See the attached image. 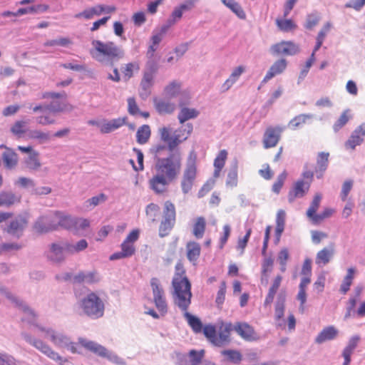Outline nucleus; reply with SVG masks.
<instances>
[{"instance_id":"ea45409f","label":"nucleus","mask_w":365,"mask_h":365,"mask_svg":"<svg viewBox=\"0 0 365 365\" xmlns=\"http://www.w3.org/2000/svg\"><path fill=\"white\" fill-rule=\"evenodd\" d=\"M356 274V269L354 267H349L346 271V274L344 277L343 282L340 285L339 292L346 294L350 289V287L353 283Z\"/></svg>"},{"instance_id":"5fc2aeb1","label":"nucleus","mask_w":365,"mask_h":365,"mask_svg":"<svg viewBox=\"0 0 365 365\" xmlns=\"http://www.w3.org/2000/svg\"><path fill=\"white\" fill-rule=\"evenodd\" d=\"M88 247V242L83 239L77 242L75 245L66 242V249L68 255H73L86 250Z\"/></svg>"},{"instance_id":"f03ea898","label":"nucleus","mask_w":365,"mask_h":365,"mask_svg":"<svg viewBox=\"0 0 365 365\" xmlns=\"http://www.w3.org/2000/svg\"><path fill=\"white\" fill-rule=\"evenodd\" d=\"M173 288V300L175 304L182 310L188 309L191 304V283L186 276L184 264L181 261L176 263L175 274L172 280Z\"/></svg>"},{"instance_id":"c03bdc74","label":"nucleus","mask_w":365,"mask_h":365,"mask_svg":"<svg viewBox=\"0 0 365 365\" xmlns=\"http://www.w3.org/2000/svg\"><path fill=\"white\" fill-rule=\"evenodd\" d=\"M282 280V277L280 275H277L274 278L272 284L269 289V292L264 299V305H269L272 303L274 296L281 284Z\"/></svg>"},{"instance_id":"4be33fe9","label":"nucleus","mask_w":365,"mask_h":365,"mask_svg":"<svg viewBox=\"0 0 365 365\" xmlns=\"http://www.w3.org/2000/svg\"><path fill=\"white\" fill-rule=\"evenodd\" d=\"M234 329V326L230 322H220L217 327L218 346L230 341L231 331Z\"/></svg>"},{"instance_id":"39448f33","label":"nucleus","mask_w":365,"mask_h":365,"mask_svg":"<svg viewBox=\"0 0 365 365\" xmlns=\"http://www.w3.org/2000/svg\"><path fill=\"white\" fill-rule=\"evenodd\" d=\"M197 175V154L194 151H191L180 179V187L184 194H187L192 190Z\"/></svg>"},{"instance_id":"b1692460","label":"nucleus","mask_w":365,"mask_h":365,"mask_svg":"<svg viewBox=\"0 0 365 365\" xmlns=\"http://www.w3.org/2000/svg\"><path fill=\"white\" fill-rule=\"evenodd\" d=\"M126 117L118 118L110 120H104L100 126V131L103 134L110 133L126 123Z\"/></svg>"},{"instance_id":"6ab92c4d","label":"nucleus","mask_w":365,"mask_h":365,"mask_svg":"<svg viewBox=\"0 0 365 365\" xmlns=\"http://www.w3.org/2000/svg\"><path fill=\"white\" fill-rule=\"evenodd\" d=\"M288 62L285 58H279L275 61L266 73L263 82L266 83L276 76L283 73L287 69Z\"/></svg>"},{"instance_id":"7c9ffc66","label":"nucleus","mask_w":365,"mask_h":365,"mask_svg":"<svg viewBox=\"0 0 365 365\" xmlns=\"http://www.w3.org/2000/svg\"><path fill=\"white\" fill-rule=\"evenodd\" d=\"M180 110L178 115V119L180 123H184L185 121L195 118L199 115V111L195 108H187L185 103L180 101L179 103Z\"/></svg>"},{"instance_id":"a19ab883","label":"nucleus","mask_w":365,"mask_h":365,"mask_svg":"<svg viewBox=\"0 0 365 365\" xmlns=\"http://www.w3.org/2000/svg\"><path fill=\"white\" fill-rule=\"evenodd\" d=\"M140 70V64L138 62H130L125 64L120 68L123 79L125 81H129L134 75L135 72Z\"/></svg>"},{"instance_id":"dca6fc26","label":"nucleus","mask_w":365,"mask_h":365,"mask_svg":"<svg viewBox=\"0 0 365 365\" xmlns=\"http://www.w3.org/2000/svg\"><path fill=\"white\" fill-rule=\"evenodd\" d=\"M283 131V128L279 126L267 127L265 130L263 136V146L264 148H270L275 147L281 137V133Z\"/></svg>"},{"instance_id":"bb28decb","label":"nucleus","mask_w":365,"mask_h":365,"mask_svg":"<svg viewBox=\"0 0 365 365\" xmlns=\"http://www.w3.org/2000/svg\"><path fill=\"white\" fill-rule=\"evenodd\" d=\"M334 255V244L330 243L329 247H324L319 251L316 255L315 262L317 264L325 265L328 264Z\"/></svg>"},{"instance_id":"3c124183","label":"nucleus","mask_w":365,"mask_h":365,"mask_svg":"<svg viewBox=\"0 0 365 365\" xmlns=\"http://www.w3.org/2000/svg\"><path fill=\"white\" fill-rule=\"evenodd\" d=\"M322 200V196L320 194H316L313 198V200L309 207V209L307 211V217L314 222L315 219V216H317L318 214H317V211L318 210L320 202Z\"/></svg>"},{"instance_id":"f3484780","label":"nucleus","mask_w":365,"mask_h":365,"mask_svg":"<svg viewBox=\"0 0 365 365\" xmlns=\"http://www.w3.org/2000/svg\"><path fill=\"white\" fill-rule=\"evenodd\" d=\"M24 339L37 349L41 351L43 354L48 356L49 358L58 361L61 359V356L53 351L48 345L45 344L43 341L39 339H34L31 336L27 334H24Z\"/></svg>"},{"instance_id":"aec40b11","label":"nucleus","mask_w":365,"mask_h":365,"mask_svg":"<svg viewBox=\"0 0 365 365\" xmlns=\"http://www.w3.org/2000/svg\"><path fill=\"white\" fill-rule=\"evenodd\" d=\"M68 254L66 249V242L62 244L52 243L50 245L48 258L55 262H61L66 259V255Z\"/></svg>"},{"instance_id":"13d9d810","label":"nucleus","mask_w":365,"mask_h":365,"mask_svg":"<svg viewBox=\"0 0 365 365\" xmlns=\"http://www.w3.org/2000/svg\"><path fill=\"white\" fill-rule=\"evenodd\" d=\"M145 215L152 221L155 222L160 213V207L154 202L149 203L145 207Z\"/></svg>"},{"instance_id":"c9c22d12","label":"nucleus","mask_w":365,"mask_h":365,"mask_svg":"<svg viewBox=\"0 0 365 365\" xmlns=\"http://www.w3.org/2000/svg\"><path fill=\"white\" fill-rule=\"evenodd\" d=\"M154 106L160 114H170L175 109V105L173 103L158 98L154 99Z\"/></svg>"},{"instance_id":"8fccbe9b","label":"nucleus","mask_w":365,"mask_h":365,"mask_svg":"<svg viewBox=\"0 0 365 365\" xmlns=\"http://www.w3.org/2000/svg\"><path fill=\"white\" fill-rule=\"evenodd\" d=\"M151 135L150 126L143 125L138 128L136 132V140L140 145L145 144L148 142Z\"/></svg>"},{"instance_id":"f257e3e1","label":"nucleus","mask_w":365,"mask_h":365,"mask_svg":"<svg viewBox=\"0 0 365 365\" xmlns=\"http://www.w3.org/2000/svg\"><path fill=\"white\" fill-rule=\"evenodd\" d=\"M182 159L180 152L170 153L158 158L153 166V175L148 181V187L157 196L165 197L169 193V186L179 176Z\"/></svg>"},{"instance_id":"4d7b16f0","label":"nucleus","mask_w":365,"mask_h":365,"mask_svg":"<svg viewBox=\"0 0 365 365\" xmlns=\"http://www.w3.org/2000/svg\"><path fill=\"white\" fill-rule=\"evenodd\" d=\"M331 28V24L329 22H327L324 25L322 29L319 32L317 37V43L316 46L314 47V51H318L320 47L322 46L323 41L327 36V34L329 32Z\"/></svg>"},{"instance_id":"1a4fd4ad","label":"nucleus","mask_w":365,"mask_h":365,"mask_svg":"<svg viewBox=\"0 0 365 365\" xmlns=\"http://www.w3.org/2000/svg\"><path fill=\"white\" fill-rule=\"evenodd\" d=\"M139 236V230H133L121 243V250L112 254L109 257L110 260H117L132 257L135 253L134 244L138 240Z\"/></svg>"},{"instance_id":"c85d7f7f","label":"nucleus","mask_w":365,"mask_h":365,"mask_svg":"<svg viewBox=\"0 0 365 365\" xmlns=\"http://www.w3.org/2000/svg\"><path fill=\"white\" fill-rule=\"evenodd\" d=\"M77 344H78V349L81 346L99 356H105L107 355L106 349L94 341L80 338Z\"/></svg>"},{"instance_id":"72a5a7b5","label":"nucleus","mask_w":365,"mask_h":365,"mask_svg":"<svg viewBox=\"0 0 365 365\" xmlns=\"http://www.w3.org/2000/svg\"><path fill=\"white\" fill-rule=\"evenodd\" d=\"M338 335V330L334 326L324 328L315 339V342L322 344L326 341L332 340Z\"/></svg>"},{"instance_id":"f8f14e48","label":"nucleus","mask_w":365,"mask_h":365,"mask_svg":"<svg viewBox=\"0 0 365 365\" xmlns=\"http://www.w3.org/2000/svg\"><path fill=\"white\" fill-rule=\"evenodd\" d=\"M33 229L36 232L39 234L58 230L56 211L50 215L40 217L35 222Z\"/></svg>"},{"instance_id":"c756f323","label":"nucleus","mask_w":365,"mask_h":365,"mask_svg":"<svg viewBox=\"0 0 365 365\" xmlns=\"http://www.w3.org/2000/svg\"><path fill=\"white\" fill-rule=\"evenodd\" d=\"M99 277L96 271L89 272H80L73 277L74 283L94 284L99 282Z\"/></svg>"},{"instance_id":"f704fd0d","label":"nucleus","mask_w":365,"mask_h":365,"mask_svg":"<svg viewBox=\"0 0 365 365\" xmlns=\"http://www.w3.org/2000/svg\"><path fill=\"white\" fill-rule=\"evenodd\" d=\"M207 221L204 217L195 218L192 225V235L196 239H202L206 230Z\"/></svg>"},{"instance_id":"09e8293b","label":"nucleus","mask_w":365,"mask_h":365,"mask_svg":"<svg viewBox=\"0 0 365 365\" xmlns=\"http://www.w3.org/2000/svg\"><path fill=\"white\" fill-rule=\"evenodd\" d=\"M275 23L279 30L283 32L292 31L297 28V25L295 22L290 19L277 18Z\"/></svg>"},{"instance_id":"473e14b6","label":"nucleus","mask_w":365,"mask_h":365,"mask_svg":"<svg viewBox=\"0 0 365 365\" xmlns=\"http://www.w3.org/2000/svg\"><path fill=\"white\" fill-rule=\"evenodd\" d=\"M21 197L10 191H2L0 192V207H9L20 202Z\"/></svg>"},{"instance_id":"412c9836","label":"nucleus","mask_w":365,"mask_h":365,"mask_svg":"<svg viewBox=\"0 0 365 365\" xmlns=\"http://www.w3.org/2000/svg\"><path fill=\"white\" fill-rule=\"evenodd\" d=\"M365 136V123L358 126L351 133L350 138L345 143V147L354 150L356 146L360 145Z\"/></svg>"},{"instance_id":"6e6d98bb","label":"nucleus","mask_w":365,"mask_h":365,"mask_svg":"<svg viewBox=\"0 0 365 365\" xmlns=\"http://www.w3.org/2000/svg\"><path fill=\"white\" fill-rule=\"evenodd\" d=\"M313 118L312 114H300L292 118L289 123V126L293 129H296L302 125L305 124L308 120Z\"/></svg>"},{"instance_id":"79ce46f5","label":"nucleus","mask_w":365,"mask_h":365,"mask_svg":"<svg viewBox=\"0 0 365 365\" xmlns=\"http://www.w3.org/2000/svg\"><path fill=\"white\" fill-rule=\"evenodd\" d=\"M222 4L230 9L239 19H245L246 14L240 4L235 0H221Z\"/></svg>"},{"instance_id":"a211bd4d","label":"nucleus","mask_w":365,"mask_h":365,"mask_svg":"<svg viewBox=\"0 0 365 365\" xmlns=\"http://www.w3.org/2000/svg\"><path fill=\"white\" fill-rule=\"evenodd\" d=\"M309 182H305L304 180H298L288 193L289 202H292L297 198L304 197L309 191Z\"/></svg>"},{"instance_id":"e433bc0d","label":"nucleus","mask_w":365,"mask_h":365,"mask_svg":"<svg viewBox=\"0 0 365 365\" xmlns=\"http://www.w3.org/2000/svg\"><path fill=\"white\" fill-rule=\"evenodd\" d=\"M360 338L359 336H354L351 337L349 341L348 345L344 348L342 352V356L344 359L343 365H349L351 361V356L354 350L357 346L358 342Z\"/></svg>"},{"instance_id":"680f3d73","label":"nucleus","mask_w":365,"mask_h":365,"mask_svg":"<svg viewBox=\"0 0 365 365\" xmlns=\"http://www.w3.org/2000/svg\"><path fill=\"white\" fill-rule=\"evenodd\" d=\"M167 149L168 150V145L160 143L153 145L150 149V153L153 155L154 161H156L158 158H163V157L161 155Z\"/></svg>"},{"instance_id":"49530a36","label":"nucleus","mask_w":365,"mask_h":365,"mask_svg":"<svg viewBox=\"0 0 365 365\" xmlns=\"http://www.w3.org/2000/svg\"><path fill=\"white\" fill-rule=\"evenodd\" d=\"M49 9V6L47 4H38L28 8H21L16 12V15L22 16L29 13L38 14L47 11Z\"/></svg>"},{"instance_id":"a878e982","label":"nucleus","mask_w":365,"mask_h":365,"mask_svg":"<svg viewBox=\"0 0 365 365\" xmlns=\"http://www.w3.org/2000/svg\"><path fill=\"white\" fill-rule=\"evenodd\" d=\"M6 296L12 302H15V304L21 309L23 314L25 315L22 318V321L28 322L29 323L34 322V321L36 319V314L34 313L33 310H31L29 307H27L23 302L11 296V294H10L9 293H6Z\"/></svg>"},{"instance_id":"0e129e2a","label":"nucleus","mask_w":365,"mask_h":365,"mask_svg":"<svg viewBox=\"0 0 365 365\" xmlns=\"http://www.w3.org/2000/svg\"><path fill=\"white\" fill-rule=\"evenodd\" d=\"M180 83L176 81L171 82L164 89L165 95L169 97H175L180 93Z\"/></svg>"},{"instance_id":"6e6552de","label":"nucleus","mask_w":365,"mask_h":365,"mask_svg":"<svg viewBox=\"0 0 365 365\" xmlns=\"http://www.w3.org/2000/svg\"><path fill=\"white\" fill-rule=\"evenodd\" d=\"M32 110L34 113L38 111H41L43 113L42 115L36 118V120L39 125H46L53 124L55 123V120L53 118V115L57 113L63 111L65 110V106L59 103L52 102L48 105L36 106L32 108Z\"/></svg>"},{"instance_id":"20e7f679","label":"nucleus","mask_w":365,"mask_h":365,"mask_svg":"<svg viewBox=\"0 0 365 365\" xmlns=\"http://www.w3.org/2000/svg\"><path fill=\"white\" fill-rule=\"evenodd\" d=\"M192 130V124L188 123L179 127L172 135L170 128H162L160 129V135L161 140L168 144V150L172 152L181 143L189 138Z\"/></svg>"},{"instance_id":"a18cd8bd","label":"nucleus","mask_w":365,"mask_h":365,"mask_svg":"<svg viewBox=\"0 0 365 365\" xmlns=\"http://www.w3.org/2000/svg\"><path fill=\"white\" fill-rule=\"evenodd\" d=\"M184 312V317L186 319L188 324L195 333H200L202 331L203 326L199 318L190 314L187 310Z\"/></svg>"},{"instance_id":"bf43d9fd","label":"nucleus","mask_w":365,"mask_h":365,"mask_svg":"<svg viewBox=\"0 0 365 365\" xmlns=\"http://www.w3.org/2000/svg\"><path fill=\"white\" fill-rule=\"evenodd\" d=\"M26 167L33 170H37L41 167V163L38 160V153H32L29 155L25 161Z\"/></svg>"},{"instance_id":"393cba45","label":"nucleus","mask_w":365,"mask_h":365,"mask_svg":"<svg viewBox=\"0 0 365 365\" xmlns=\"http://www.w3.org/2000/svg\"><path fill=\"white\" fill-rule=\"evenodd\" d=\"M235 331L245 340L253 341L255 339L254 328L246 322H237L234 326Z\"/></svg>"},{"instance_id":"0eeeda50","label":"nucleus","mask_w":365,"mask_h":365,"mask_svg":"<svg viewBox=\"0 0 365 365\" xmlns=\"http://www.w3.org/2000/svg\"><path fill=\"white\" fill-rule=\"evenodd\" d=\"M177 212L175 204L170 200L163 203V217L159 225L158 235L160 237L168 236L176 223Z\"/></svg>"},{"instance_id":"2f4dec72","label":"nucleus","mask_w":365,"mask_h":365,"mask_svg":"<svg viewBox=\"0 0 365 365\" xmlns=\"http://www.w3.org/2000/svg\"><path fill=\"white\" fill-rule=\"evenodd\" d=\"M201 252V247L198 242L189 241L186 244V256L187 259L195 264Z\"/></svg>"},{"instance_id":"58836bf2","label":"nucleus","mask_w":365,"mask_h":365,"mask_svg":"<svg viewBox=\"0 0 365 365\" xmlns=\"http://www.w3.org/2000/svg\"><path fill=\"white\" fill-rule=\"evenodd\" d=\"M57 227L68 230H72L73 217L63 212L56 211Z\"/></svg>"},{"instance_id":"423d86ee","label":"nucleus","mask_w":365,"mask_h":365,"mask_svg":"<svg viewBox=\"0 0 365 365\" xmlns=\"http://www.w3.org/2000/svg\"><path fill=\"white\" fill-rule=\"evenodd\" d=\"M80 305L83 313L91 319H98L103 316L104 303L95 292H91L83 297Z\"/></svg>"},{"instance_id":"9d476101","label":"nucleus","mask_w":365,"mask_h":365,"mask_svg":"<svg viewBox=\"0 0 365 365\" xmlns=\"http://www.w3.org/2000/svg\"><path fill=\"white\" fill-rule=\"evenodd\" d=\"M37 329L43 333L45 337H49L51 341L56 346L61 348H66L72 353L78 351V344L70 341L69 338L63 334L56 331L51 329H46L37 326Z\"/></svg>"},{"instance_id":"603ef678","label":"nucleus","mask_w":365,"mask_h":365,"mask_svg":"<svg viewBox=\"0 0 365 365\" xmlns=\"http://www.w3.org/2000/svg\"><path fill=\"white\" fill-rule=\"evenodd\" d=\"M351 115L349 109H346L342 112L339 118L333 125V129L335 132H338L351 119Z\"/></svg>"},{"instance_id":"69168bd1","label":"nucleus","mask_w":365,"mask_h":365,"mask_svg":"<svg viewBox=\"0 0 365 365\" xmlns=\"http://www.w3.org/2000/svg\"><path fill=\"white\" fill-rule=\"evenodd\" d=\"M289 257V253L287 248H282L277 257V260L280 264V269L282 272H285L286 270V264L287 261L288 260Z\"/></svg>"},{"instance_id":"4c0bfd02","label":"nucleus","mask_w":365,"mask_h":365,"mask_svg":"<svg viewBox=\"0 0 365 365\" xmlns=\"http://www.w3.org/2000/svg\"><path fill=\"white\" fill-rule=\"evenodd\" d=\"M245 71V68L242 66H239L235 68L229 78L225 81L222 86V91L223 92L228 91L232 86L238 80L242 73Z\"/></svg>"},{"instance_id":"5701e85b","label":"nucleus","mask_w":365,"mask_h":365,"mask_svg":"<svg viewBox=\"0 0 365 365\" xmlns=\"http://www.w3.org/2000/svg\"><path fill=\"white\" fill-rule=\"evenodd\" d=\"M158 70L155 63H148V71L143 74V77L140 82V86L145 91H148L153 85L154 75Z\"/></svg>"},{"instance_id":"774afa93","label":"nucleus","mask_w":365,"mask_h":365,"mask_svg":"<svg viewBox=\"0 0 365 365\" xmlns=\"http://www.w3.org/2000/svg\"><path fill=\"white\" fill-rule=\"evenodd\" d=\"M204 355V351H196L195 350H191L189 352V356L190 359L191 365H199Z\"/></svg>"},{"instance_id":"864d4df0","label":"nucleus","mask_w":365,"mask_h":365,"mask_svg":"<svg viewBox=\"0 0 365 365\" xmlns=\"http://www.w3.org/2000/svg\"><path fill=\"white\" fill-rule=\"evenodd\" d=\"M202 331H203L204 335L212 344L218 346L217 334L215 326L210 324L205 325Z\"/></svg>"},{"instance_id":"338daca9","label":"nucleus","mask_w":365,"mask_h":365,"mask_svg":"<svg viewBox=\"0 0 365 365\" xmlns=\"http://www.w3.org/2000/svg\"><path fill=\"white\" fill-rule=\"evenodd\" d=\"M335 212V210L331 207H325L323 211L315 216L314 223L318 224L326 218L330 217Z\"/></svg>"},{"instance_id":"ddd939ff","label":"nucleus","mask_w":365,"mask_h":365,"mask_svg":"<svg viewBox=\"0 0 365 365\" xmlns=\"http://www.w3.org/2000/svg\"><path fill=\"white\" fill-rule=\"evenodd\" d=\"M269 50L274 56H294L299 52V47L292 41H282L272 44Z\"/></svg>"},{"instance_id":"cd10ccee","label":"nucleus","mask_w":365,"mask_h":365,"mask_svg":"<svg viewBox=\"0 0 365 365\" xmlns=\"http://www.w3.org/2000/svg\"><path fill=\"white\" fill-rule=\"evenodd\" d=\"M329 153L326 152L319 153L317 158V165L314 168V173L317 178L323 177L329 165Z\"/></svg>"},{"instance_id":"2eb2a0df","label":"nucleus","mask_w":365,"mask_h":365,"mask_svg":"<svg viewBox=\"0 0 365 365\" xmlns=\"http://www.w3.org/2000/svg\"><path fill=\"white\" fill-rule=\"evenodd\" d=\"M28 224L29 215L26 214L20 215L9 223L6 228V231L11 235L19 237L22 235V233L28 226Z\"/></svg>"},{"instance_id":"4468645a","label":"nucleus","mask_w":365,"mask_h":365,"mask_svg":"<svg viewBox=\"0 0 365 365\" xmlns=\"http://www.w3.org/2000/svg\"><path fill=\"white\" fill-rule=\"evenodd\" d=\"M116 11L115 6H107L104 4H97L93 7L87 8L83 11L75 14L76 19H84L89 20L95 16H100L102 14H112Z\"/></svg>"},{"instance_id":"de8ad7c7","label":"nucleus","mask_w":365,"mask_h":365,"mask_svg":"<svg viewBox=\"0 0 365 365\" xmlns=\"http://www.w3.org/2000/svg\"><path fill=\"white\" fill-rule=\"evenodd\" d=\"M4 165L7 168H14L18 163L17 154L11 149L6 148V151L2 155Z\"/></svg>"},{"instance_id":"37998d69","label":"nucleus","mask_w":365,"mask_h":365,"mask_svg":"<svg viewBox=\"0 0 365 365\" xmlns=\"http://www.w3.org/2000/svg\"><path fill=\"white\" fill-rule=\"evenodd\" d=\"M227 151L226 150H222L219 152L217 157L214 160V167H215V172L214 175L215 177H218L220 175V173L224 168L225 165V162L227 158Z\"/></svg>"},{"instance_id":"052dcab7","label":"nucleus","mask_w":365,"mask_h":365,"mask_svg":"<svg viewBox=\"0 0 365 365\" xmlns=\"http://www.w3.org/2000/svg\"><path fill=\"white\" fill-rule=\"evenodd\" d=\"M90 226V221L86 218L73 217V227L71 230H83Z\"/></svg>"},{"instance_id":"7ed1b4c3","label":"nucleus","mask_w":365,"mask_h":365,"mask_svg":"<svg viewBox=\"0 0 365 365\" xmlns=\"http://www.w3.org/2000/svg\"><path fill=\"white\" fill-rule=\"evenodd\" d=\"M91 45V56L101 63L113 65L124 56L123 50L113 41L93 40Z\"/></svg>"},{"instance_id":"e2e57ef3","label":"nucleus","mask_w":365,"mask_h":365,"mask_svg":"<svg viewBox=\"0 0 365 365\" xmlns=\"http://www.w3.org/2000/svg\"><path fill=\"white\" fill-rule=\"evenodd\" d=\"M287 173L285 170H284L282 173H280L277 178V180L274 182V183L272 185V191L276 193L279 194L281 189L282 188L284 183L287 179Z\"/></svg>"},{"instance_id":"9b49d317","label":"nucleus","mask_w":365,"mask_h":365,"mask_svg":"<svg viewBox=\"0 0 365 365\" xmlns=\"http://www.w3.org/2000/svg\"><path fill=\"white\" fill-rule=\"evenodd\" d=\"M150 286L153 294V301L155 307L161 316H165L168 312V304L164 293L158 279L153 277L150 280Z\"/></svg>"}]
</instances>
